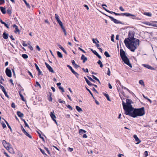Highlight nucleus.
Listing matches in <instances>:
<instances>
[{
  "label": "nucleus",
  "instance_id": "1",
  "mask_svg": "<svg viewBox=\"0 0 157 157\" xmlns=\"http://www.w3.org/2000/svg\"><path fill=\"white\" fill-rule=\"evenodd\" d=\"M126 104L122 101V105L126 115H129L133 117L142 116L145 114L144 107L139 109H134L131 105L132 101L129 99L126 100Z\"/></svg>",
  "mask_w": 157,
  "mask_h": 157
},
{
  "label": "nucleus",
  "instance_id": "2",
  "mask_svg": "<svg viewBox=\"0 0 157 157\" xmlns=\"http://www.w3.org/2000/svg\"><path fill=\"white\" fill-rule=\"evenodd\" d=\"M139 40L134 38V35L132 32L128 33V38H126L124 41L126 47L132 52L137 48V45H139Z\"/></svg>",
  "mask_w": 157,
  "mask_h": 157
},
{
  "label": "nucleus",
  "instance_id": "3",
  "mask_svg": "<svg viewBox=\"0 0 157 157\" xmlns=\"http://www.w3.org/2000/svg\"><path fill=\"white\" fill-rule=\"evenodd\" d=\"M122 59L125 64L129 66L130 67H132V66L131 64L130 63L129 60L127 56L122 58Z\"/></svg>",
  "mask_w": 157,
  "mask_h": 157
},
{
  "label": "nucleus",
  "instance_id": "4",
  "mask_svg": "<svg viewBox=\"0 0 157 157\" xmlns=\"http://www.w3.org/2000/svg\"><path fill=\"white\" fill-rule=\"evenodd\" d=\"M50 115L52 120L55 122L57 126H58L59 125L56 121V117L55 115L52 112H51L50 113Z\"/></svg>",
  "mask_w": 157,
  "mask_h": 157
},
{
  "label": "nucleus",
  "instance_id": "5",
  "mask_svg": "<svg viewBox=\"0 0 157 157\" xmlns=\"http://www.w3.org/2000/svg\"><path fill=\"white\" fill-rule=\"evenodd\" d=\"M108 16L109 17V18L112 21H113L114 23L116 24H123L121 22L114 18L110 16Z\"/></svg>",
  "mask_w": 157,
  "mask_h": 157
},
{
  "label": "nucleus",
  "instance_id": "6",
  "mask_svg": "<svg viewBox=\"0 0 157 157\" xmlns=\"http://www.w3.org/2000/svg\"><path fill=\"white\" fill-rule=\"evenodd\" d=\"M120 55L121 59L126 57L125 52L122 49L120 50Z\"/></svg>",
  "mask_w": 157,
  "mask_h": 157
},
{
  "label": "nucleus",
  "instance_id": "7",
  "mask_svg": "<svg viewBox=\"0 0 157 157\" xmlns=\"http://www.w3.org/2000/svg\"><path fill=\"white\" fill-rule=\"evenodd\" d=\"M142 65L143 66H144V67L147 68L148 69H149L150 70H155V69L152 67L151 66L148 65V64H143Z\"/></svg>",
  "mask_w": 157,
  "mask_h": 157
},
{
  "label": "nucleus",
  "instance_id": "8",
  "mask_svg": "<svg viewBox=\"0 0 157 157\" xmlns=\"http://www.w3.org/2000/svg\"><path fill=\"white\" fill-rule=\"evenodd\" d=\"M13 28H14L15 29V30H14V32L15 33H18V34H20V31L18 29L17 26L15 24H14L13 25Z\"/></svg>",
  "mask_w": 157,
  "mask_h": 157
},
{
  "label": "nucleus",
  "instance_id": "9",
  "mask_svg": "<svg viewBox=\"0 0 157 157\" xmlns=\"http://www.w3.org/2000/svg\"><path fill=\"white\" fill-rule=\"evenodd\" d=\"M2 143L3 144V145L4 147L7 149H8V150H9L10 148L9 147V144H7L6 143V141L5 140H3L2 141Z\"/></svg>",
  "mask_w": 157,
  "mask_h": 157
},
{
  "label": "nucleus",
  "instance_id": "10",
  "mask_svg": "<svg viewBox=\"0 0 157 157\" xmlns=\"http://www.w3.org/2000/svg\"><path fill=\"white\" fill-rule=\"evenodd\" d=\"M133 137L135 139L136 141L137 142V143H136V144H139L141 142V141L137 137L136 135H134L133 136Z\"/></svg>",
  "mask_w": 157,
  "mask_h": 157
},
{
  "label": "nucleus",
  "instance_id": "11",
  "mask_svg": "<svg viewBox=\"0 0 157 157\" xmlns=\"http://www.w3.org/2000/svg\"><path fill=\"white\" fill-rule=\"evenodd\" d=\"M34 65L36 67V70H37V71L38 72V75H42V72L40 70V69L38 65H37V64L36 63H35Z\"/></svg>",
  "mask_w": 157,
  "mask_h": 157
},
{
  "label": "nucleus",
  "instance_id": "12",
  "mask_svg": "<svg viewBox=\"0 0 157 157\" xmlns=\"http://www.w3.org/2000/svg\"><path fill=\"white\" fill-rule=\"evenodd\" d=\"M81 59V60H83L82 62L83 63H85L87 60V58L85 57V56L83 54L82 55Z\"/></svg>",
  "mask_w": 157,
  "mask_h": 157
},
{
  "label": "nucleus",
  "instance_id": "13",
  "mask_svg": "<svg viewBox=\"0 0 157 157\" xmlns=\"http://www.w3.org/2000/svg\"><path fill=\"white\" fill-rule=\"evenodd\" d=\"M122 15H124L127 17H129L130 16H132V17H135V15L134 14H131L129 13H122Z\"/></svg>",
  "mask_w": 157,
  "mask_h": 157
},
{
  "label": "nucleus",
  "instance_id": "14",
  "mask_svg": "<svg viewBox=\"0 0 157 157\" xmlns=\"http://www.w3.org/2000/svg\"><path fill=\"white\" fill-rule=\"evenodd\" d=\"M8 34L6 33L5 32H4L2 34V36L5 39H7L8 37Z\"/></svg>",
  "mask_w": 157,
  "mask_h": 157
},
{
  "label": "nucleus",
  "instance_id": "15",
  "mask_svg": "<svg viewBox=\"0 0 157 157\" xmlns=\"http://www.w3.org/2000/svg\"><path fill=\"white\" fill-rule=\"evenodd\" d=\"M58 45L59 48H60L67 55V54L66 50L61 45L59 44H58Z\"/></svg>",
  "mask_w": 157,
  "mask_h": 157
},
{
  "label": "nucleus",
  "instance_id": "16",
  "mask_svg": "<svg viewBox=\"0 0 157 157\" xmlns=\"http://www.w3.org/2000/svg\"><path fill=\"white\" fill-rule=\"evenodd\" d=\"M47 67L50 72L53 73L54 72L52 68L49 65H47Z\"/></svg>",
  "mask_w": 157,
  "mask_h": 157
},
{
  "label": "nucleus",
  "instance_id": "17",
  "mask_svg": "<svg viewBox=\"0 0 157 157\" xmlns=\"http://www.w3.org/2000/svg\"><path fill=\"white\" fill-rule=\"evenodd\" d=\"M6 75L10 77V69L8 68H7L6 69Z\"/></svg>",
  "mask_w": 157,
  "mask_h": 157
},
{
  "label": "nucleus",
  "instance_id": "18",
  "mask_svg": "<svg viewBox=\"0 0 157 157\" xmlns=\"http://www.w3.org/2000/svg\"><path fill=\"white\" fill-rule=\"evenodd\" d=\"M1 11L4 14L6 13V8L5 7L1 6L0 7Z\"/></svg>",
  "mask_w": 157,
  "mask_h": 157
},
{
  "label": "nucleus",
  "instance_id": "19",
  "mask_svg": "<svg viewBox=\"0 0 157 157\" xmlns=\"http://www.w3.org/2000/svg\"><path fill=\"white\" fill-rule=\"evenodd\" d=\"M84 78L85 79V80L87 83V84L90 86H92L93 85V84L91 83L85 77H84Z\"/></svg>",
  "mask_w": 157,
  "mask_h": 157
},
{
  "label": "nucleus",
  "instance_id": "20",
  "mask_svg": "<svg viewBox=\"0 0 157 157\" xmlns=\"http://www.w3.org/2000/svg\"><path fill=\"white\" fill-rule=\"evenodd\" d=\"M86 131L85 130L82 129H80L79 131V133L81 135L83 133H86Z\"/></svg>",
  "mask_w": 157,
  "mask_h": 157
},
{
  "label": "nucleus",
  "instance_id": "21",
  "mask_svg": "<svg viewBox=\"0 0 157 157\" xmlns=\"http://www.w3.org/2000/svg\"><path fill=\"white\" fill-rule=\"evenodd\" d=\"M17 115L20 117H23L24 116L23 114L21 113L19 111H17Z\"/></svg>",
  "mask_w": 157,
  "mask_h": 157
},
{
  "label": "nucleus",
  "instance_id": "22",
  "mask_svg": "<svg viewBox=\"0 0 157 157\" xmlns=\"http://www.w3.org/2000/svg\"><path fill=\"white\" fill-rule=\"evenodd\" d=\"M0 22L2 24H4L5 26H6V28H9V26L8 25L6 24V23H5L4 22L2 21V20H0Z\"/></svg>",
  "mask_w": 157,
  "mask_h": 157
},
{
  "label": "nucleus",
  "instance_id": "23",
  "mask_svg": "<svg viewBox=\"0 0 157 157\" xmlns=\"http://www.w3.org/2000/svg\"><path fill=\"white\" fill-rule=\"evenodd\" d=\"M103 94L106 98L107 99L108 101H111L110 99L109 98V96L108 94H106L105 93H103Z\"/></svg>",
  "mask_w": 157,
  "mask_h": 157
},
{
  "label": "nucleus",
  "instance_id": "24",
  "mask_svg": "<svg viewBox=\"0 0 157 157\" xmlns=\"http://www.w3.org/2000/svg\"><path fill=\"white\" fill-rule=\"evenodd\" d=\"M76 109L77 111L79 112H82V109L78 106H76Z\"/></svg>",
  "mask_w": 157,
  "mask_h": 157
},
{
  "label": "nucleus",
  "instance_id": "25",
  "mask_svg": "<svg viewBox=\"0 0 157 157\" xmlns=\"http://www.w3.org/2000/svg\"><path fill=\"white\" fill-rule=\"evenodd\" d=\"M93 53L96 55L98 58H99L100 59H101V56L97 53V52L96 51H94Z\"/></svg>",
  "mask_w": 157,
  "mask_h": 157
},
{
  "label": "nucleus",
  "instance_id": "26",
  "mask_svg": "<svg viewBox=\"0 0 157 157\" xmlns=\"http://www.w3.org/2000/svg\"><path fill=\"white\" fill-rule=\"evenodd\" d=\"M57 54L58 56L60 58H62L63 57V55L62 54L59 52L58 51L57 52Z\"/></svg>",
  "mask_w": 157,
  "mask_h": 157
},
{
  "label": "nucleus",
  "instance_id": "27",
  "mask_svg": "<svg viewBox=\"0 0 157 157\" xmlns=\"http://www.w3.org/2000/svg\"><path fill=\"white\" fill-rule=\"evenodd\" d=\"M144 14L149 17H151L152 16L151 13L150 12H145Z\"/></svg>",
  "mask_w": 157,
  "mask_h": 157
},
{
  "label": "nucleus",
  "instance_id": "28",
  "mask_svg": "<svg viewBox=\"0 0 157 157\" xmlns=\"http://www.w3.org/2000/svg\"><path fill=\"white\" fill-rule=\"evenodd\" d=\"M22 0L25 3L26 5V6L28 8H29L30 9V6L29 4L26 1V0Z\"/></svg>",
  "mask_w": 157,
  "mask_h": 157
},
{
  "label": "nucleus",
  "instance_id": "29",
  "mask_svg": "<svg viewBox=\"0 0 157 157\" xmlns=\"http://www.w3.org/2000/svg\"><path fill=\"white\" fill-rule=\"evenodd\" d=\"M98 63L100 65V66L101 67H103V65L101 61L100 60H99L98 62Z\"/></svg>",
  "mask_w": 157,
  "mask_h": 157
},
{
  "label": "nucleus",
  "instance_id": "30",
  "mask_svg": "<svg viewBox=\"0 0 157 157\" xmlns=\"http://www.w3.org/2000/svg\"><path fill=\"white\" fill-rule=\"evenodd\" d=\"M23 133L25 134V135L28 136L29 138H32V136L26 131Z\"/></svg>",
  "mask_w": 157,
  "mask_h": 157
},
{
  "label": "nucleus",
  "instance_id": "31",
  "mask_svg": "<svg viewBox=\"0 0 157 157\" xmlns=\"http://www.w3.org/2000/svg\"><path fill=\"white\" fill-rule=\"evenodd\" d=\"M104 55L105 56H106V57H110V56L109 55V54L108 52L107 51H105L104 52Z\"/></svg>",
  "mask_w": 157,
  "mask_h": 157
},
{
  "label": "nucleus",
  "instance_id": "32",
  "mask_svg": "<svg viewBox=\"0 0 157 157\" xmlns=\"http://www.w3.org/2000/svg\"><path fill=\"white\" fill-rule=\"evenodd\" d=\"M67 67L71 70L72 73H73L75 72L74 70L70 65H67Z\"/></svg>",
  "mask_w": 157,
  "mask_h": 157
},
{
  "label": "nucleus",
  "instance_id": "33",
  "mask_svg": "<svg viewBox=\"0 0 157 157\" xmlns=\"http://www.w3.org/2000/svg\"><path fill=\"white\" fill-rule=\"evenodd\" d=\"M22 57L25 59H27L28 58V55L26 54H23L22 55Z\"/></svg>",
  "mask_w": 157,
  "mask_h": 157
},
{
  "label": "nucleus",
  "instance_id": "34",
  "mask_svg": "<svg viewBox=\"0 0 157 157\" xmlns=\"http://www.w3.org/2000/svg\"><path fill=\"white\" fill-rule=\"evenodd\" d=\"M86 89L90 93V94L91 95V96H92V97H93V98H94V97L92 94V92H91V91H90V90L88 89V88H87L86 87Z\"/></svg>",
  "mask_w": 157,
  "mask_h": 157
},
{
  "label": "nucleus",
  "instance_id": "35",
  "mask_svg": "<svg viewBox=\"0 0 157 157\" xmlns=\"http://www.w3.org/2000/svg\"><path fill=\"white\" fill-rule=\"evenodd\" d=\"M62 29L64 33L65 36H66L67 35V33L66 32V29L64 28V27L62 28Z\"/></svg>",
  "mask_w": 157,
  "mask_h": 157
},
{
  "label": "nucleus",
  "instance_id": "36",
  "mask_svg": "<svg viewBox=\"0 0 157 157\" xmlns=\"http://www.w3.org/2000/svg\"><path fill=\"white\" fill-rule=\"evenodd\" d=\"M139 83L141 85H144V81L142 80H140L139 81Z\"/></svg>",
  "mask_w": 157,
  "mask_h": 157
},
{
  "label": "nucleus",
  "instance_id": "37",
  "mask_svg": "<svg viewBox=\"0 0 157 157\" xmlns=\"http://www.w3.org/2000/svg\"><path fill=\"white\" fill-rule=\"evenodd\" d=\"M88 78L91 81L93 82H95V81L93 80V79H92V78L90 77V76H87Z\"/></svg>",
  "mask_w": 157,
  "mask_h": 157
},
{
  "label": "nucleus",
  "instance_id": "38",
  "mask_svg": "<svg viewBox=\"0 0 157 157\" xmlns=\"http://www.w3.org/2000/svg\"><path fill=\"white\" fill-rule=\"evenodd\" d=\"M142 23L144 24L149 25H151V23H150L148 22H144Z\"/></svg>",
  "mask_w": 157,
  "mask_h": 157
},
{
  "label": "nucleus",
  "instance_id": "39",
  "mask_svg": "<svg viewBox=\"0 0 157 157\" xmlns=\"http://www.w3.org/2000/svg\"><path fill=\"white\" fill-rule=\"evenodd\" d=\"M40 151L44 155H46V154L45 153L44 151L43 150L41 149L40 148Z\"/></svg>",
  "mask_w": 157,
  "mask_h": 157
},
{
  "label": "nucleus",
  "instance_id": "40",
  "mask_svg": "<svg viewBox=\"0 0 157 157\" xmlns=\"http://www.w3.org/2000/svg\"><path fill=\"white\" fill-rule=\"evenodd\" d=\"M37 132L38 133V134H39V137L40 138H41L43 140H44V138H43V137L41 136L40 133H39V132Z\"/></svg>",
  "mask_w": 157,
  "mask_h": 157
},
{
  "label": "nucleus",
  "instance_id": "41",
  "mask_svg": "<svg viewBox=\"0 0 157 157\" xmlns=\"http://www.w3.org/2000/svg\"><path fill=\"white\" fill-rule=\"evenodd\" d=\"M59 103H62L63 104H64L65 103V101H64L62 100L61 99H59Z\"/></svg>",
  "mask_w": 157,
  "mask_h": 157
},
{
  "label": "nucleus",
  "instance_id": "42",
  "mask_svg": "<svg viewBox=\"0 0 157 157\" xmlns=\"http://www.w3.org/2000/svg\"><path fill=\"white\" fill-rule=\"evenodd\" d=\"M73 73L75 75L77 78H78V76L79 75V74L77 73L75 71V72Z\"/></svg>",
  "mask_w": 157,
  "mask_h": 157
},
{
  "label": "nucleus",
  "instance_id": "43",
  "mask_svg": "<svg viewBox=\"0 0 157 157\" xmlns=\"http://www.w3.org/2000/svg\"><path fill=\"white\" fill-rule=\"evenodd\" d=\"M114 35L113 34H112L111 36V39L112 41L113 42H114Z\"/></svg>",
  "mask_w": 157,
  "mask_h": 157
},
{
  "label": "nucleus",
  "instance_id": "44",
  "mask_svg": "<svg viewBox=\"0 0 157 157\" xmlns=\"http://www.w3.org/2000/svg\"><path fill=\"white\" fill-rule=\"evenodd\" d=\"M82 70L85 72H88V69L87 68H86L85 69L84 68H82Z\"/></svg>",
  "mask_w": 157,
  "mask_h": 157
},
{
  "label": "nucleus",
  "instance_id": "45",
  "mask_svg": "<svg viewBox=\"0 0 157 157\" xmlns=\"http://www.w3.org/2000/svg\"><path fill=\"white\" fill-rule=\"evenodd\" d=\"M59 89L61 90H62V92H64V89L62 87H61V86H59Z\"/></svg>",
  "mask_w": 157,
  "mask_h": 157
},
{
  "label": "nucleus",
  "instance_id": "46",
  "mask_svg": "<svg viewBox=\"0 0 157 157\" xmlns=\"http://www.w3.org/2000/svg\"><path fill=\"white\" fill-rule=\"evenodd\" d=\"M67 107L71 110H73V108L69 105H68L67 106Z\"/></svg>",
  "mask_w": 157,
  "mask_h": 157
},
{
  "label": "nucleus",
  "instance_id": "47",
  "mask_svg": "<svg viewBox=\"0 0 157 157\" xmlns=\"http://www.w3.org/2000/svg\"><path fill=\"white\" fill-rule=\"evenodd\" d=\"M68 150L70 152H72L73 150V149L69 147L68 148Z\"/></svg>",
  "mask_w": 157,
  "mask_h": 157
},
{
  "label": "nucleus",
  "instance_id": "48",
  "mask_svg": "<svg viewBox=\"0 0 157 157\" xmlns=\"http://www.w3.org/2000/svg\"><path fill=\"white\" fill-rule=\"evenodd\" d=\"M4 0H0V5H1L4 3Z\"/></svg>",
  "mask_w": 157,
  "mask_h": 157
},
{
  "label": "nucleus",
  "instance_id": "49",
  "mask_svg": "<svg viewBox=\"0 0 157 157\" xmlns=\"http://www.w3.org/2000/svg\"><path fill=\"white\" fill-rule=\"evenodd\" d=\"M55 18L56 20L59 18V16L57 14H55Z\"/></svg>",
  "mask_w": 157,
  "mask_h": 157
},
{
  "label": "nucleus",
  "instance_id": "50",
  "mask_svg": "<svg viewBox=\"0 0 157 157\" xmlns=\"http://www.w3.org/2000/svg\"><path fill=\"white\" fill-rule=\"evenodd\" d=\"M22 45L24 47H26L27 46V44H25V42L24 41H23Z\"/></svg>",
  "mask_w": 157,
  "mask_h": 157
},
{
  "label": "nucleus",
  "instance_id": "51",
  "mask_svg": "<svg viewBox=\"0 0 157 157\" xmlns=\"http://www.w3.org/2000/svg\"><path fill=\"white\" fill-rule=\"evenodd\" d=\"M93 78L96 81H98V79L94 75H92Z\"/></svg>",
  "mask_w": 157,
  "mask_h": 157
},
{
  "label": "nucleus",
  "instance_id": "52",
  "mask_svg": "<svg viewBox=\"0 0 157 157\" xmlns=\"http://www.w3.org/2000/svg\"><path fill=\"white\" fill-rule=\"evenodd\" d=\"M11 106V107L13 108H15L16 107L15 104L14 103H12Z\"/></svg>",
  "mask_w": 157,
  "mask_h": 157
},
{
  "label": "nucleus",
  "instance_id": "53",
  "mask_svg": "<svg viewBox=\"0 0 157 157\" xmlns=\"http://www.w3.org/2000/svg\"><path fill=\"white\" fill-rule=\"evenodd\" d=\"M36 84L37 86H39L40 88H41V86L38 82H36Z\"/></svg>",
  "mask_w": 157,
  "mask_h": 157
},
{
  "label": "nucleus",
  "instance_id": "54",
  "mask_svg": "<svg viewBox=\"0 0 157 157\" xmlns=\"http://www.w3.org/2000/svg\"><path fill=\"white\" fill-rule=\"evenodd\" d=\"M107 75L109 76H110V71L109 70V69L108 68V72L107 73Z\"/></svg>",
  "mask_w": 157,
  "mask_h": 157
},
{
  "label": "nucleus",
  "instance_id": "55",
  "mask_svg": "<svg viewBox=\"0 0 157 157\" xmlns=\"http://www.w3.org/2000/svg\"><path fill=\"white\" fill-rule=\"evenodd\" d=\"M21 129L22 130V131L23 132H24L25 130L24 129V128L23 126H22V125H21Z\"/></svg>",
  "mask_w": 157,
  "mask_h": 157
},
{
  "label": "nucleus",
  "instance_id": "56",
  "mask_svg": "<svg viewBox=\"0 0 157 157\" xmlns=\"http://www.w3.org/2000/svg\"><path fill=\"white\" fill-rule=\"evenodd\" d=\"M151 26L157 27V24H151Z\"/></svg>",
  "mask_w": 157,
  "mask_h": 157
},
{
  "label": "nucleus",
  "instance_id": "57",
  "mask_svg": "<svg viewBox=\"0 0 157 157\" xmlns=\"http://www.w3.org/2000/svg\"><path fill=\"white\" fill-rule=\"evenodd\" d=\"M18 155L19 157H22V154L20 152H18Z\"/></svg>",
  "mask_w": 157,
  "mask_h": 157
},
{
  "label": "nucleus",
  "instance_id": "58",
  "mask_svg": "<svg viewBox=\"0 0 157 157\" xmlns=\"http://www.w3.org/2000/svg\"><path fill=\"white\" fill-rule=\"evenodd\" d=\"M10 153H13L14 154V151H13V149L11 147H10Z\"/></svg>",
  "mask_w": 157,
  "mask_h": 157
},
{
  "label": "nucleus",
  "instance_id": "59",
  "mask_svg": "<svg viewBox=\"0 0 157 157\" xmlns=\"http://www.w3.org/2000/svg\"><path fill=\"white\" fill-rule=\"evenodd\" d=\"M119 9L121 10L122 11H124V9L121 6L120 7Z\"/></svg>",
  "mask_w": 157,
  "mask_h": 157
},
{
  "label": "nucleus",
  "instance_id": "60",
  "mask_svg": "<svg viewBox=\"0 0 157 157\" xmlns=\"http://www.w3.org/2000/svg\"><path fill=\"white\" fill-rule=\"evenodd\" d=\"M74 66L76 68H78L79 67V66L77 64H75L74 65Z\"/></svg>",
  "mask_w": 157,
  "mask_h": 157
},
{
  "label": "nucleus",
  "instance_id": "61",
  "mask_svg": "<svg viewBox=\"0 0 157 157\" xmlns=\"http://www.w3.org/2000/svg\"><path fill=\"white\" fill-rule=\"evenodd\" d=\"M24 123L25 125V126L27 127L28 128H29V126L28 125V124H27V123H26V121H24Z\"/></svg>",
  "mask_w": 157,
  "mask_h": 157
},
{
  "label": "nucleus",
  "instance_id": "62",
  "mask_svg": "<svg viewBox=\"0 0 157 157\" xmlns=\"http://www.w3.org/2000/svg\"><path fill=\"white\" fill-rule=\"evenodd\" d=\"M144 154L146 156H147L148 155L147 151H145L144 152Z\"/></svg>",
  "mask_w": 157,
  "mask_h": 157
},
{
  "label": "nucleus",
  "instance_id": "63",
  "mask_svg": "<svg viewBox=\"0 0 157 157\" xmlns=\"http://www.w3.org/2000/svg\"><path fill=\"white\" fill-rule=\"evenodd\" d=\"M2 126L3 127V128H5L6 127V126L5 123H2Z\"/></svg>",
  "mask_w": 157,
  "mask_h": 157
},
{
  "label": "nucleus",
  "instance_id": "64",
  "mask_svg": "<svg viewBox=\"0 0 157 157\" xmlns=\"http://www.w3.org/2000/svg\"><path fill=\"white\" fill-rule=\"evenodd\" d=\"M4 154L7 157H10L9 155L7 154V153L6 152H4Z\"/></svg>",
  "mask_w": 157,
  "mask_h": 157
}]
</instances>
